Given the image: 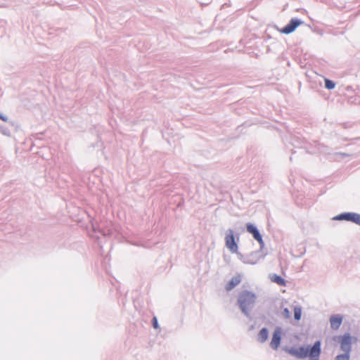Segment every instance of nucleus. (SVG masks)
Returning <instances> with one entry per match:
<instances>
[{"label":"nucleus","instance_id":"obj_1","mask_svg":"<svg viewBox=\"0 0 360 360\" xmlns=\"http://www.w3.org/2000/svg\"><path fill=\"white\" fill-rule=\"evenodd\" d=\"M285 350L289 354L297 359H304L309 356L310 360H319L321 354V342L316 341L310 348L301 346L298 348L287 347Z\"/></svg>","mask_w":360,"mask_h":360},{"label":"nucleus","instance_id":"obj_2","mask_svg":"<svg viewBox=\"0 0 360 360\" xmlns=\"http://www.w3.org/2000/svg\"><path fill=\"white\" fill-rule=\"evenodd\" d=\"M257 298L255 292L248 290H242L238 295V305L242 313L248 318L250 317V311L255 305Z\"/></svg>","mask_w":360,"mask_h":360},{"label":"nucleus","instance_id":"obj_3","mask_svg":"<svg viewBox=\"0 0 360 360\" xmlns=\"http://www.w3.org/2000/svg\"><path fill=\"white\" fill-rule=\"evenodd\" d=\"M356 341V338L352 337L349 333H346L342 335L336 336L334 340L340 344V350L343 353L350 354L352 351V340Z\"/></svg>","mask_w":360,"mask_h":360},{"label":"nucleus","instance_id":"obj_4","mask_svg":"<svg viewBox=\"0 0 360 360\" xmlns=\"http://www.w3.org/2000/svg\"><path fill=\"white\" fill-rule=\"evenodd\" d=\"M334 220H345L352 221L360 226V214L354 212H344L333 217Z\"/></svg>","mask_w":360,"mask_h":360},{"label":"nucleus","instance_id":"obj_5","mask_svg":"<svg viewBox=\"0 0 360 360\" xmlns=\"http://www.w3.org/2000/svg\"><path fill=\"white\" fill-rule=\"evenodd\" d=\"M225 244H226V247L232 253L238 252V245L236 243L235 238L233 236V231L232 229H229L226 231V236H225Z\"/></svg>","mask_w":360,"mask_h":360},{"label":"nucleus","instance_id":"obj_6","mask_svg":"<svg viewBox=\"0 0 360 360\" xmlns=\"http://www.w3.org/2000/svg\"><path fill=\"white\" fill-rule=\"evenodd\" d=\"M303 24V21L298 18H292L289 23L285 25L282 30H281V32L283 34H290L295 30V29L300 25Z\"/></svg>","mask_w":360,"mask_h":360},{"label":"nucleus","instance_id":"obj_7","mask_svg":"<svg viewBox=\"0 0 360 360\" xmlns=\"http://www.w3.org/2000/svg\"><path fill=\"white\" fill-rule=\"evenodd\" d=\"M282 332L283 330L281 327H276L274 329L273 336L270 342V346L273 349L276 350L278 348L281 344Z\"/></svg>","mask_w":360,"mask_h":360},{"label":"nucleus","instance_id":"obj_8","mask_svg":"<svg viewBox=\"0 0 360 360\" xmlns=\"http://www.w3.org/2000/svg\"><path fill=\"white\" fill-rule=\"evenodd\" d=\"M246 227H247V231L252 235L253 238L256 240H257L259 242V243L260 245V248L261 249L263 248L264 246V243L262 237L259 231L257 229V227L250 223L247 224Z\"/></svg>","mask_w":360,"mask_h":360},{"label":"nucleus","instance_id":"obj_9","mask_svg":"<svg viewBox=\"0 0 360 360\" xmlns=\"http://www.w3.org/2000/svg\"><path fill=\"white\" fill-rule=\"evenodd\" d=\"M343 318L340 314L333 315L330 317V327L333 330H338L342 324Z\"/></svg>","mask_w":360,"mask_h":360},{"label":"nucleus","instance_id":"obj_10","mask_svg":"<svg viewBox=\"0 0 360 360\" xmlns=\"http://www.w3.org/2000/svg\"><path fill=\"white\" fill-rule=\"evenodd\" d=\"M241 282V277L240 275L233 277L231 281L226 285V290L230 291L233 289Z\"/></svg>","mask_w":360,"mask_h":360},{"label":"nucleus","instance_id":"obj_11","mask_svg":"<svg viewBox=\"0 0 360 360\" xmlns=\"http://www.w3.org/2000/svg\"><path fill=\"white\" fill-rule=\"evenodd\" d=\"M269 338V330L266 328H262L257 335V341L260 343L265 342Z\"/></svg>","mask_w":360,"mask_h":360},{"label":"nucleus","instance_id":"obj_12","mask_svg":"<svg viewBox=\"0 0 360 360\" xmlns=\"http://www.w3.org/2000/svg\"><path fill=\"white\" fill-rule=\"evenodd\" d=\"M271 281L274 283H277L281 286H285L286 282L284 278L277 274H273L271 276Z\"/></svg>","mask_w":360,"mask_h":360},{"label":"nucleus","instance_id":"obj_13","mask_svg":"<svg viewBox=\"0 0 360 360\" xmlns=\"http://www.w3.org/2000/svg\"><path fill=\"white\" fill-rule=\"evenodd\" d=\"M302 316V309L300 307H296L294 308V318L296 321H300Z\"/></svg>","mask_w":360,"mask_h":360},{"label":"nucleus","instance_id":"obj_14","mask_svg":"<svg viewBox=\"0 0 360 360\" xmlns=\"http://www.w3.org/2000/svg\"><path fill=\"white\" fill-rule=\"evenodd\" d=\"M335 360H350V354L343 353L338 354L335 358Z\"/></svg>","mask_w":360,"mask_h":360},{"label":"nucleus","instance_id":"obj_15","mask_svg":"<svg viewBox=\"0 0 360 360\" xmlns=\"http://www.w3.org/2000/svg\"><path fill=\"white\" fill-rule=\"evenodd\" d=\"M335 86V83L328 79H325V87L328 89H333Z\"/></svg>","mask_w":360,"mask_h":360},{"label":"nucleus","instance_id":"obj_16","mask_svg":"<svg viewBox=\"0 0 360 360\" xmlns=\"http://www.w3.org/2000/svg\"><path fill=\"white\" fill-rule=\"evenodd\" d=\"M0 131L1 132L2 134H4L5 136H11L10 130L6 127H0Z\"/></svg>","mask_w":360,"mask_h":360},{"label":"nucleus","instance_id":"obj_17","mask_svg":"<svg viewBox=\"0 0 360 360\" xmlns=\"http://www.w3.org/2000/svg\"><path fill=\"white\" fill-rule=\"evenodd\" d=\"M152 322H153V326L154 328H159L158 319H157L156 317H153V318Z\"/></svg>","mask_w":360,"mask_h":360},{"label":"nucleus","instance_id":"obj_18","mask_svg":"<svg viewBox=\"0 0 360 360\" xmlns=\"http://www.w3.org/2000/svg\"><path fill=\"white\" fill-rule=\"evenodd\" d=\"M0 120H1L4 122H8V118L7 116L4 115L3 113L0 112Z\"/></svg>","mask_w":360,"mask_h":360},{"label":"nucleus","instance_id":"obj_19","mask_svg":"<svg viewBox=\"0 0 360 360\" xmlns=\"http://www.w3.org/2000/svg\"><path fill=\"white\" fill-rule=\"evenodd\" d=\"M338 157H341V158H344V157H348L349 156V154H347V153H336L335 154Z\"/></svg>","mask_w":360,"mask_h":360},{"label":"nucleus","instance_id":"obj_20","mask_svg":"<svg viewBox=\"0 0 360 360\" xmlns=\"http://www.w3.org/2000/svg\"><path fill=\"white\" fill-rule=\"evenodd\" d=\"M283 314L286 316V317H289L290 316V311L289 310L287 309V308H285L283 309Z\"/></svg>","mask_w":360,"mask_h":360}]
</instances>
